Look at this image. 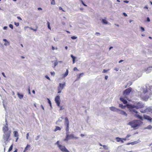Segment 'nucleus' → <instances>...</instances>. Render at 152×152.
<instances>
[{
  "instance_id": "obj_51",
  "label": "nucleus",
  "mask_w": 152,
  "mask_h": 152,
  "mask_svg": "<svg viewBox=\"0 0 152 152\" xmlns=\"http://www.w3.org/2000/svg\"><path fill=\"white\" fill-rule=\"evenodd\" d=\"M64 109V108L63 107V106L60 107V110H62Z\"/></svg>"
},
{
  "instance_id": "obj_59",
  "label": "nucleus",
  "mask_w": 152,
  "mask_h": 152,
  "mask_svg": "<svg viewBox=\"0 0 152 152\" xmlns=\"http://www.w3.org/2000/svg\"><path fill=\"white\" fill-rule=\"evenodd\" d=\"M28 136H29V133H28L27 134H26V139H28Z\"/></svg>"
},
{
  "instance_id": "obj_64",
  "label": "nucleus",
  "mask_w": 152,
  "mask_h": 152,
  "mask_svg": "<svg viewBox=\"0 0 152 152\" xmlns=\"http://www.w3.org/2000/svg\"><path fill=\"white\" fill-rule=\"evenodd\" d=\"M108 77L107 76H105V80H107L108 79Z\"/></svg>"
},
{
  "instance_id": "obj_14",
  "label": "nucleus",
  "mask_w": 152,
  "mask_h": 152,
  "mask_svg": "<svg viewBox=\"0 0 152 152\" xmlns=\"http://www.w3.org/2000/svg\"><path fill=\"white\" fill-rule=\"evenodd\" d=\"M68 135L69 136H68V137L69 138V139H73V138H74L76 139H77L78 138V137H75L74 134H71L70 135L68 134Z\"/></svg>"
},
{
  "instance_id": "obj_10",
  "label": "nucleus",
  "mask_w": 152,
  "mask_h": 152,
  "mask_svg": "<svg viewBox=\"0 0 152 152\" xmlns=\"http://www.w3.org/2000/svg\"><path fill=\"white\" fill-rule=\"evenodd\" d=\"M65 86V83H59V86H58L57 89H59L61 90H62L64 89Z\"/></svg>"
},
{
  "instance_id": "obj_63",
  "label": "nucleus",
  "mask_w": 152,
  "mask_h": 152,
  "mask_svg": "<svg viewBox=\"0 0 152 152\" xmlns=\"http://www.w3.org/2000/svg\"><path fill=\"white\" fill-rule=\"evenodd\" d=\"M73 69H74V71H75L76 70H78L77 69L76 67H74Z\"/></svg>"
},
{
  "instance_id": "obj_47",
  "label": "nucleus",
  "mask_w": 152,
  "mask_h": 152,
  "mask_svg": "<svg viewBox=\"0 0 152 152\" xmlns=\"http://www.w3.org/2000/svg\"><path fill=\"white\" fill-rule=\"evenodd\" d=\"M45 77L47 78V79L49 80H50V77L47 75H46L45 76Z\"/></svg>"
},
{
  "instance_id": "obj_11",
  "label": "nucleus",
  "mask_w": 152,
  "mask_h": 152,
  "mask_svg": "<svg viewBox=\"0 0 152 152\" xmlns=\"http://www.w3.org/2000/svg\"><path fill=\"white\" fill-rule=\"evenodd\" d=\"M152 68V66L149 67L148 68L145 69L144 70H143V71H144V72H146L147 73H148L151 71Z\"/></svg>"
},
{
  "instance_id": "obj_55",
  "label": "nucleus",
  "mask_w": 152,
  "mask_h": 152,
  "mask_svg": "<svg viewBox=\"0 0 152 152\" xmlns=\"http://www.w3.org/2000/svg\"><path fill=\"white\" fill-rule=\"evenodd\" d=\"M123 14L124 15V16L125 17H126L127 16V15L125 12H124L123 13Z\"/></svg>"
},
{
  "instance_id": "obj_33",
  "label": "nucleus",
  "mask_w": 152,
  "mask_h": 152,
  "mask_svg": "<svg viewBox=\"0 0 152 152\" xmlns=\"http://www.w3.org/2000/svg\"><path fill=\"white\" fill-rule=\"evenodd\" d=\"M12 147H13V146H12V145L10 146V147L9 150H8V152H10V151H12Z\"/></svg>"
},
{
  "instance_id": "obj_46",
  "label": "nucleus",
  "mask_w": 152,
  "mask_h": 152,
  "mask_svg": "<svg viewBox=\"0 0 152 152\" xmlns=\"http://www.w3.org/2000/svg\"><path fill=\"white\" fill-rule=\"evenodd\" d=\"M58 89V93H61V91L62 90H61V89Z\"/></svg>"
},
{
  "instance_id": "obj_58",
  "label": "nucleus",
  "mask_w": 152,
  "mask_h": 152,
  "mask_svg": "<svg viewBox=\"0 0 152 152\" xmlns=\"http://www.w3.org/2000/svg\"><path fill=\"white\" fill-rule=\"evenodd\" d=\"M17 18L18 19H19L20 20H22V19L20 17H19V16H18V17H17Z\"/></svg>"
},
{
  "instance_id": "obj_1",
  "label": "nucleus",
  "mask_w": 152,
  "mask_h": 152,
  "mask_svg": "<svg viewBox=\"0 0 152 152\" xmlns=\"http://www.w3.org/2000/svg\"><path fill=\"white\" fill-rule=\"evenodd\" d=\"M5 122H6V124L4 125L2 128V131L4 133L3 138L4 141L3 145L4 147V152L5 150V146L9 142V139L10 136V134L12 132L11 130L8 128L7 120L6 119L5 120Z\"/></svg>"
},
{
  "instance_id": "obj_22",
  "label": "nucleus",
  "mask_w": 152,
  "mask_h": 152,
  "mask_svg": "<svg viewBox=\"0 0 152 152\" xmlns=\"http://www.w3.org/2000/svg\"><path fill=\"white\" fill-rule=\"evenodd\" d=\"M69 73V71L68 69H66V72H65L64 74V77H66L68 75Z\"/></svg>"
},
{
  "instance_id": "obj_30",
  "label": "nucleus",
  "mask_w": 152,
  "mask_h": 152,
  "mask_svg": "<svg viewBox=\"0 0 152 152\" xmlns=\"http://www.w3.org/2000/svg\"><path fill=\"white\" fill-rule=\"evenodd\" d=\"M30 145H29L28 144H27L26 146V147L25 149V150H24V152L25 151H27V150H28V148H30Z\"/></svg>"
},
{
  "instance_id": "obj_52",
  "label": "nucleus",
  "mask_w": 152,
  "mask_h": 152,
  "mask_svg": "<svg viewBox=\"0 0 152 152\" xmlns=\"http://www.w3.org/2000/svg\"><path fill=\"white\" fill-rule=\"evenodd\" d=\"M30 29L31 30H33V31H36L37 30V29H34L33 28H30Z\"/></svg>"
},
{
  "instance_id": "obj_61",
  "label": "nucleus",
  "mask_w": 152,
  "mask_h": 152,
  "mask_svg": "<svg viewBox=\"0 0 152 152\" xmlns=\"http://www.w3.org/2000/svg\"><path fill=\"white\" fill-rule=\"evenodd\" d=\"M3 41L5 42H8L6 39H3Z\"/></svg>"
},
{
  "instance_id": "obj_35",
  "label": "nucleus",
  "mask_w": 152,
  "mask_h": 152,
  "mask_svg": "<svg viewBox=\"0 0 152 152\" xmlns=\"http://www.w3.org/2000/svg\"><path fill=\"white\" fill-rule=\"evenodd\" d=\"M80 2H81V3L85 6L87 7V6L83 2V0H80Z\"/></svg>"
},
{
  "instance_id": "obj_40",
  "label": "nucleus",
  "mask_w": 152,
  "mask_h": 152,
  "mask_svg": "<svg viewBox=\"0 0 152 152\" xmlns=\"http://www.w3.org/2000/svg\"><path fill=\"white\" fill-rule=\"evenodd\" d=\"M14 24L16 26H19V23H16V22H15L14 23Z\"/></svg>"
},
{
  "instance_id": "obj_20",
  "label": "nucleus",
  "mask_w": 152,
  "mask_h": 152,
  "mask_svg": "<svg viewBox=\"0 0 152 152\" xmlns=\"http://www.w3.org/2000/svg\"><path fill=\"white\" fill-rule=\"evenodd\" d=\"M102 22L103 24H107L108 23V22L104 19H102Z\"/></svg>"
},
{
  "instance_id": "obj_43",
  "label": "nucleus",
  "mask_w": 152,
  "mask_h": 152,
  "mask_svg": "<svg viewBox=\"0 0 152 152\" xmlns=\"http://www.w3.org/2000/svg\"><path fill=\"white\" fill-rule=\"evenodd\" d=\"M55 144L57 145H58V147H59V145H60L59 144V141H58Z\"/></svg>"
},
{
  "instance_id": "obj_3",
  "label": "nucleus",
  "mask_w": 152,
  "mask_h": 152,
  "mask_svg": "<svg viewBox=\"0 0 152 152\" xmlns=\"http://www.w3.org/2000/svg\"><path fill=\"white\" fill-rule=\"evenodd\" d=\"M128 108L131 112L138 113V112L135 109H138L142 108L144 107V105L141 102H140L136 103H134V104H128L127 105Z\"/></svg>"
},
{
  "instance_id": "obj_44",
  "label": "nucleus",
  "mask_w": 152,
  "mask_h": 152,
  "mask_svg": "<svg viewBox=\"0 0 152 152\" xmlns=\"http://www.w3.org/2000/svg\"><path fill=\"white\" fill-rule=\"evenodd\" d=\"M9 27L11 28V29H13V26L12 24H10L9 25Z\"/></svg>"
},
{
  "instance_id": "obj_36",
  "label": "nucleus",
  "mask_w": 152,
  "mask_h": 152,
  "mask_svg": "<svg viewBox=\"0 0 152 152\" xmlns=\"http://www.w3.org/2000/svg\"><path fill=\"white\" fill-rule=\"evenodd\" d=\"M52 1L51 2V4L52 5H54L55 4V0H52Z\"/></svg>"
},
{
  "instance_id": "obj_29",
  "label": "nucleus",
  "mask_w": 152,
  "mask_h": 152,
  "mask_svg": "<svg viewBox=\"0 0 152 152\" xmlns=\"http://www.w3.org/2000/svg\"><path fill=\"white\" fill-rule=\"evenodd\" d=\"M58 63V62L57 60H56L55 61L54 63V66L53 67L54 68H55V67L56 66H57Z\"/></svg>"
},
{
  "instance_id": "obj_50",
  "label": "nucleus",
  "mask_w": 152,
  "mask_h": 152,
  "mask_svg": "<svg viewBox=\"0 0 152 152\" xmlns=\"http://www.w3.org/2000/svg\"><path fill=\"white\" fill-rule=\"evenodd\" d=\"M59 10H62V11H63L64 12H65V11L63 10V9L61 7H59Z\"/></svg>"
},
{
  "instance_id": "obj_27",
  "label": "nucleus",
  "mask_w": 152,
  "mask_h": 152,
  "mask_svg": "<svg viewBox=\"0 0 152 152\" xmlns=\"http://www.w3.org/2000/svg\"><path fill=\"white\" fill-rule=\"evenodd\" d=\"M47 99H48V103L50 105V108H52V105H51V102L50 100L48 98H47Z\"/></svg>"
},
{
  "instance_id": "obj_42",
  "label": "nucleus",
  "mask_w": 152,
  "mask_h": 152,
  "mask_svg": "<svg viewBox=\"0 0 152 152\" xmlns=\"http://www.w3.org/2000/svg\"><path fill=\"white\" fill-rule=\"evenodd\" d=\"M103 146V147L104 149H106L107 150L108 149V147L106 145H104Z\"/></svg>"
},
{
  "instance_id": "obj_12",
  "label": "nucleus",
  "mask_w": 152,
  "mask_h": 152,
  "mask_svg": "<svg viewBox=\"0 0 152 152\" xmlns=\"http://www.w3.org/2000/svg\"><path fill=\"white\" fill-rule=\"evenodd\" d=\"M143 117L145 119L149 121L150 122H151L152 121V118L149 116L144 115Z\"/></svg>"
},
{
  "instance_id": "obj_23",
  "label": "nucleus",
  "mask_w": 152,
  "mask_h": 152,
  "mask_svg": "<svg viewBox=\"0 0 152 152\" xmlns=\"http://www.w3.org/2000/svg\"><path fill=\"white\" fill-rule=\"evenodd\" d=\"M14 136L15 137H17L19 136V134L17 131H15L14 132Z\"/></svg>"
},
{
  "instance_id": "obj_19",
  "label": "nucleus",
  "mask_w": 152,
  "mask_h": 152,
  "mask_svg": "<svg viewBox=\"0 0 152 152\" xmlns=\"http://www.w3.org/2000/svg\"><path fill=\"white\" fill-rule=\"evenodd\" d=\"M152 129V126L151 125H149L147 127H145L144 129H148L149 130L151 129Z\"/></svg>"
},
{
  "instance_id": "obj_9",
  "label": "nucleus",
  "mask_w": 152,
  "mask_h": 152,
  "mask_svg": "<svg viewBox=\"0 0 152 152\" xmlns=\"http://www.w3.org/2000/svg\"><path fill=\"white\" fill-rule=\"evenodd\" d=\"M117 113L126 116H127V114L126 112L119 109H118Z\"/></svg>"
},
{
  "instance_id": "obj_8",
  "label": "nucleus",
  "mask_w": 152,
  "mask_h": 152,
  "mask_svg": "<svg viewBox=\"0 0 152 152\" xmlns=\"http://www.w3.org/2000/svg\"><path fill=\"white\" fill-rule=\"evenodd\" d=\"M55 102L56 103L57 106L60 107V96H57L56 97L55 99Z\"/></svg>"
},
{
  "instance_id": "obj_15",
  "label": "nucleus",
  "mask_w": 152,
  "mask_h": 152,
  "mask_svg": "<svg viewBox=\"0 0 152 152\" xmlns=\"http://www.w3.org/2000/svg\"><path fill=\"white\" fill-rule=\"evenodd\" d=\"M120 100L122 101L124 104H126L127 103V101L123 98H120Z\"/></svg>"
},
{
  "instance_id": "obj_45",
  "label": "nucleus",
  "mask_w": 152,
  "mask_h": 152,
  "mask_svg": "<svg viewBox=\"0 0 152 152\" xmlns=\"http://www.w3.org/2000/svg\"><path fill=\"white\" fill-rule=\"evenodd\" d=\"M40 137V136L39 135H38L37 137L35 138V140H39V137Z\"/></svg>"
},
{
  "instance_id": "obj_41",
  "label": "nucleus",
  "mask_w": 152,
  "mask_h": 152,
  "mask_svg": "<svg viewBox=\"0 0 152 152\" xmlns=\"http://www.w3.org/2000/svg\"><path fill=\"white\" fill-rule=\"evenodd\" d=\"M10 45V43L9 42H6L4 44V45H5V46H7V45Z\"/></svg>"
},
{
  "instance_id": "obj_28",
  "label": "nucleus",
  "mask_w": 152,
  "mask_h": 152,
  "mask_svg": "<svg viewBox=\"0 0 152 152\" xmlns=\"http://www.w3.org/2000/svg\"><path fill=\"white\" fill-rule=\"evenodd\" d=\"M119 107H121L122 109H124L125 108V106L123 105L122 104H120Z\"/></svg>"
},
{
  "instance_id": "obj_49",
  "label": "nucleus",
  "mask_w": 152,
  "mask_h": 152,
  "mask_svg": "<svg viewBox=\"0 0 152 152\" xmlns=\"http://www.w3.org/2000/svg\"><path fill=\"white\" fill-rule=\"evenodd\" d=\"M147 21L148 22L150 21V19L148 17L147 18Z\"/></svg>"
},
{
  "instance_id": "obj_16",
  "label": "nucleus",
  "mask_w": 152,
  "mask_h": 152,
  "mask_svg": "<svg viewBox=\"0 0 152 152\" xmlns=\"http://www.w3.org/2000/svg\"><path fill=\"white\" fill-rule=\"evenodd\" d=\"M17 94L18 96V97L20 99H21L23 98V94H20L19 93V92H17Z\"/></svg>"
},
{
  "instance_id": "obj_38",
  "label": "nucleus",
  "mask_w": 152,
  "mask_h": 152,
  "mask_svg": "<svg viewBox=\"0 0 152 152\" xmlns=\"http://www.w3.org/2000/svg\"><path fill=\"white\" fill-rule=\"evenodd\" d=\"M63 119V118L62 117H61L60 118H59V119L58 121V122H61V121L62 120V119Z\"/></svg>"
},
{
  "instance_id": "obj_7",
  "label": "nucleus",
  "mask_w": 152,
  "mask_h": 152,
  "mask_svg": "<svg viewBox=\"0 0 152 152\" xmlns=\"http://www.w3.org/2000/svg\"><path fill=\"white\" fill-rule=\"evenodd\" d=\"M59 148L63 152H70L64 146L59 145Z\"/></svg>"
},
{
  "instance_id": "obj_4",
  "label": "nucleus",
  "mask_w": 152,
  "mask_h": 152,
  "mask_svg": "<svg viewBox=\"0 0 152 152\" xmlns=\"http://www.w3.org/2000/svg\"><path fill=\"white\" fill-rule=\"evenodd\" d=\"M141 124V122L137 120H134L129 122L127 124L131 126L132 128H134L140 126Z\"/></svg>"
},
{
  "instance_id": "obj_60",
  "label": "nucleus",
  "mask_w": 152,
  "mask_h": 152,
  "mask_svg": "<svg viewBox=\"0 0 152 152\" xmlns=\"http://www.w3.org/2000/svg\"><path fill=\"white\" fill-rule=\"evenodd\" d=\"M2 75H3V76L4 77H6V76L5 75V74H4V72H2Z\"/></svg>"
},
{
  "instance_id": "obj_24",
  "label": "nucleus",
  "mask_w": 152,
  "mask_h": 152,
  "mask_svg": "<svg viewBox=\"0 0 152 152\" xmlns=\"http://www.w3.org/2000/svg\"><path fill=\"white\" fill-rule=\"evenodd\" d=\"M83 74L84 73H80V74L79 75L77 76V80L79 79L81 76H82L83 75Z\"/></svg>"
},
{
  "instance_id": "obj_18",
  "label": "nucleus",
  "mask_w": 152,
  "mask_h": 152,
  "mask_svg": "<svg viewBox=\"0 0 152 152\" xmlns=\"http://www.w3.org/2000/svg\"><path fill=\"white\" fill-rule=\"evenodd\" d=\"M71 57L72 59V62H73V64H74L75 63V59L76 58V57L72 55H71Z\"/></svg>"
},
{
  "instance_id": "obj_25",
  "label": "nucleus",
  "mask_w": 152,
  "mask_h": 152,
  "mask_svg": "<svg viewBox=\"0 0 152 152\" xmlns=\"http://www.w3.org/2000/svg\"><path fill=\"white\" fill-rule=\"evenodd\" d=\"M115 139L116 140L117 142H119L120 141H121V139H122V138H120L119 137H116Z\"/></svg>"
},
{
  "instance_id": "obj_56",
  "label": "nucleus",
  "mask_w": 152,
  "mask_h": 152,
  "mask_svg": "<svg viewBox=\"0 0 152 152\" xmlns=\"http://www.w3.org/2000/svg\"><path fill=\"white\" fill-rule=\"evenodd\" d=\"M141 30L142 31H145L144 28L143 27H141Z\"/></svg>"
},
{
  "instance_id": "obj_53",
  "label": "nucleus",
  "mask_w": 152,
  "mask_h": 152,
  "mask_svg": "<svg viewBox=\"0 0 152 152\" xmlns=\"http://www.w3.org/2000/svg\"><path fill=\"white\" fill-rule=\"evenodd\" d=\"M28 94H31V93L30 91V88H28Z\"/></svg>"
},
{
  "instance_id": "obj_37",
  "label": "nucleus",
  "mask_w": 152,
  "mask_h": 152,
  "mask_svg": "<svg viewBox=\"0 0 152 152\" xmlns=\"http://www.w3.org/2000/svg\"><path fill=\"white\" fill-rule=\"evenodd\" d=\"M77 38V37L75 36H72L71 37V38L72 39H76Z\"/></svg>"
},
{
  "instance_id": "obj_17",
  "label": "nucleus",
  "mask_w": 152,
  "mask_h": 152,
  "mask_svg": "<svg viewBox=\"0 0 152 152\" xmlns=\"http://www.w3.org/2000/svg\"><path fill=\"white\" fill-rule=\"evenodd\" d=\"M147 112H150L152 113V107H149L146 108Z\"/></svg>"
},
{
  "instance_id": "obj_34",
  "label": "nucleus",
  "mask_w": 152,
  "mask_h": 152,
  "mask_svg": "<svg viewBox=\"0 0 152 152\" xmlns=\"http://www.w3.org/2000/svg\"><path fill=\"white\" fill-rule=\"evenodd\" d=\"M47 24H48V29H51V28L50 27V23L49 22H47Z\"/></svg>"
},
{
  "instance_id": "obj_57",
  "label": "nucleus",
  "mask_w": 152,
  "mask_h": 152,
  "mask_svg": "<svg viewBox=\"0 0 152 152\" xmlns=\"http://www.w3.org/2000/svg\"><path fill=\"white\" fill-rule=\"evenodd\" d=\"M7 28V26H5L3 27V29L4 30H6Z\"/></svg>"
},
{
  "instance_id": "obj_6",
  "label": "nucleus",
  "mask_w": 152,
  "mask_h": 152,
  "mask_svg": "<svg viewBox=\"0 0 152 152\" xmlns=\"http://www.w3.org/2000/svg\"><path fill=\"white\" fill-rule=\"evenodd\" d=\"M132 88L131 87H129L126 90H125L123 93V94L124 96H126L128 94L130 93L132 91Z\"/></svg>"
},
{
  "instance_id": "obj_13",
  "label": "nucleus",
  "mask_w": 152,
  "mask_h": 152,
  "mask_svg": "<svg viewBox=\"0 0 152 152\" xmlns=\"http://www.w3.org/2000/svg\"><path fill=\"white\" fill-rule=\"evenodd\" d=\"M110 110L116 112L117 113L119 109L117 108L114 107H110L109 108Z\"/></svg>"
},
{
  "instance_id": "obj_26",
  "label": "nucleus",
  "mask_w": 152,
  "mask_h": 152,
  "mask_svg": "<svg viewBox=\"0 0 152 152\" xmlns=\"http://www.w3.org/2000/svg\"><path fill=\"white\" fill-rule=\"evenodd\" d=\"M61 129L58 126H56V128L54 130V131L56 132L58 130H61Z\"/></svg>"
},
{
  "instance_id": "obj_5",
  "label": "nucleus",
  "mask_w": 152,
  "mask_h": 152,
  "mask_svg": "<svg viewBox=\"0 0 152 152\" xmlns=\"http://www.w3.org/2000/svg\"><path fill=\"white\" fill-rule=\"evenodd\" d=\"M65 124L66 126V138L64 139L65 141H67L68 140H69V138L68 137L69 136L68 135V133L69 131V122L68 118L67 117H66L65 118Z\"/></svg>"
},
{
  "instance_id": "obj_54",
  "label": "nucleus",
  "mask_w": 152,
  "mask_h": 152,
  "mask_svg": "<svg viewBox=\"0 0 152 152\" xmlns=\"http://www.w3.org/2000/svg\"><path fill=\"white\" fill-rule=\"evenodd\" d=\"M107 70L104 69L103 70L102 72H103V73H106V72H107Z\"/></svg>"
},
{
  "instance_id": "obj_39",
  "label": "nucleus",
  "mask_w": 152,
  "mask_h": 152,
  "mask_svg": "<svg viewBox=\"0 0 152 152\" xmlns=\"http://www.w3.org/2000/svg\"><path fill=\"white\" fill-rule=\"evenodd\" d=\"M141 112L142 113H147L148 112H147V111L146 109L145 110H143V111H141Z\"/></svg>"
},
{
  "instance_id": "obj_2",
  "label": "nucleus",
  "mask_w": 152,
  "mask_h": 152,
  "mask_svg": "<svg viewBox=\"0 0 152 152\" xmlns=\"http://www.w3.org/2000/svg\"><path fill=\"white\" fill-rule=\"evenodd\" d=\"M152 86L146 85L142 88L141 91V97L144 100L147 101L152 94Z\"/></svg>"
},
{
  "instance_id": "obj_32",
  "label": "nucleus",
  "mask_w": 152,
  "mask_h": 152,
  "mask_svg": "<svg viewBox=\"0 0 152 152\" xmlns=\"http://www.w3.org/2000/svg\"><path fill=\"white\" fill-rule=\"evenodd\" d=\"M132 82H129L127 84L126 86L125 87L126 88L127 86H129L132 85Z\"/></svg>"
},
{
  "instance_id": "obj_62",
  "label": "nucleus",
  "mask_w": 152,
  "mask_h": 152,
  "mask_svg": "<svg viewBox=\"0 0 152 152\" xmlns=\"http://www.w3.org/2000/svg\"><path fill=\"white\" fill-rule=\"evenodd\" d=\"M131 136V135H130V134H128V135H127V136H126V138H128L130 136Z\"/></svg>"
},
{
  "instance_id": "obj_21",
  "label": "nucleus",
  "mask_w": 152,
  "mask_h": 152,
  "mask_svg": "<svg viewBox=\"0 0 152 152\" xmlns=\"http://www.w3.org/2000/svg\"><path fill=\"white\" fill-rule=\"evenodd\" d=\"M135 116L137 118H138L141 119V120H142V116H141L140 115H138V114H136L135 115Z\"/></svg>"
},
{
  "instance_id": "obj_31",
  "label": "nucleus",
  "mask_w": 152,
  "mask_h": 152,
  "mask_svg": "<svg viewBox=\"0 0 152 152\" xmlns=\"http://www.w3.org/2000/svg\"><path fill=\"white\" fill-rule=\"evenodd\" d=\"M138 142H138V141H134V142H131V144L132 145H134V144H137Z\"/></svg>"
},
{
  "instance_id": "obj_48",
  "label": "nucleus",
  "mask_w": 152,
  "mask_h": 152,
  "mask_svg": "<svg viewBox=\"0 0 152 152\" xmlns=\"http://www.w3.org/2000/svg\"><path fill=\"white\" fill-rule=\"evenodd\" d=\"M50 74L54 76L55 74V73L54 72H51Z\"/></svg>"
}]
</instances>
